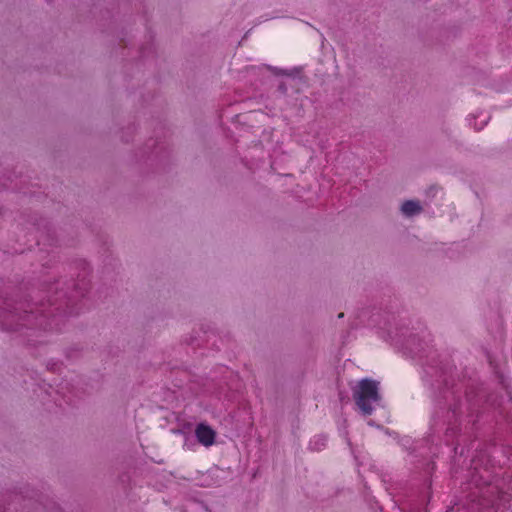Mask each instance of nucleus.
Returning a JSON list of instances; mask_svg holds the SVG:
<instances>
[{
  "label": "nucleus",
  "instance_id": "1",
  "mask_svg": "<svg viewBox=\"0 0 512 512\" xmlns=\"http://www.w3.org/2000/svg\"><path fill=\"white\" fill-rule=\"evenodd\" d=\"M354 399L360 410L365 415H370L373 411L372 404L378 402V383L371 379L361 380L354 389Z\"/></svg>",
  "mask_w": 512,
  "mask_h": 512
},
{
  "label": "nucleus",
  "instance_id": "2",
  "mask_svg": "<svg viewBox=\"0 0 512 512\" xmlns=\"http://www.w3.org/2000/svg\"><path fill=\"white\" fill-rule=\"evenodd\" d=\"M216 431L206 423H199L195 428V437L204 447H211L215 444Z\"/></svg>",
  "mask_w": 512,
  "mask_h": 512
},
{
  "label": "nucleus",
  "instance_id": "3",
  "mask_svg": "<svg viewBox=\"0 0 512 512\" xmlns=\"http://www.w3.org/2000/svg\"><path fill=\"white\" fill-rule=\"evenodd\" d=\"M401 211L407 216H412L421 211V206L416 201H406L401 206Z\"/></svg>",
  "mask_w": 512,
  "mask_h": 512
},
{
  "label": "nucleus",
  "instance_id": "4",
  "mask_svg": "<svg viewBox=\"0 0 512 512\" xmlns=\"http://www.w3.org/2000/svg\"><path fill=\"white\" fill-rule=\"evenodd\" d=\"M326 439L324 437H316L313 441L310 442L312 449L320 450L325 446Z\"/></svg>",
  "mask_w": 512,
  "mask_h": 512
}]
</instances>
